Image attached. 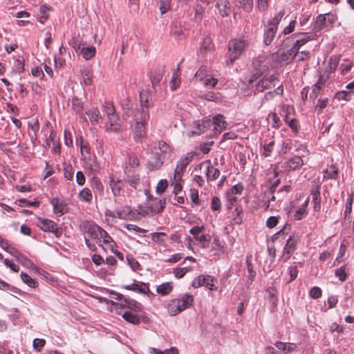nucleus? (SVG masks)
I'll use <instances>...</instances> for the list:
<instances>
[{
    "instance_id": "nucleus-1",
    "label": "nucleus",
    "mask_w": 354,
    "mask_h": 354,
    "mask_svg": "<svg viewBox=\"0 0 354 354\" xmlns=\"http://www.w3.org/2000/svg\"><path fill=\"white\" fill-rule=\"evenodd\" d=\"M115 295L114 299L120 301V306L127 309L122 314L124 319L131 324H138L140 321L138 314L142 312L141 304L135 300L124 298L120 294L115 293Z\"/></svg>"
},
{
    "instance_id": "nucleus-2",
    "label": "nucleus",
    "mask_w": 354,
    "mask_h": 354,
    "mask_svg": "<svg viewBox=\"0 0 354 354\" xmlns=\"http://www.w3.org/2000/svg\"><path fill=\"white\" fill-rule=\"evenodd\" d=\"M104 113L107 117L106 131H118L122 128V119L115 113L113 104L109 102H105L104 104Z\"/></svg>"
},
{
    "instance_id": "nucleus-3",
    "label": "nucleus",
    "mask_w": 354,
    "mask_h": 354,
    "mask_svg": "<svg viewBox=\"0 0 354 354\" xmlns=\"http://www.w3.org/2000/svg\"><path fill=\"white\" fill-rule=\"evenodd\" d=\"M193 302V295L188 293L184 294L181 298L171 299L167 303V312L171 316L176 315L192 306Z\"/></svg>"
},
{
    "instance_id": "nucleus-4",
    "label": "nucleus",
    "mask_w": 354,
    "mask_h": 354,
    "mask_svg": "<svg viewBox=\"0 0 354 354\" xmlns=\"http://www.w3.org/2000/svg\"><path fill=\"white\" fill-rule=\"evenodd\" d=\"M248 44V41L244 37L235 38L229 41L227 57L230 63H233L241 56Z\"/></svg>"
},
{
    "instance_id": "nucleus-5",
    "label": "nucleus",
    "mask_w": 354,
    "mask_h": 354,
    "mask_svg": "<svg viewBox=\"0 0 354 354\" xmlns=\"http://www.w3.org/2000/svg\"><path fill=\"white\" fill-rule=\"evenodd\" d=\"M134 118L136 124L133 127V133L136 141H141L145 136V123L149 118V114L147 109L145 108L142 112H137Z\"/></svg>"
},
{
    "instance_id": "nucleus-6",
    "label": "nucleus",
    "mask_w": 354,
    "mask_h": 354,
    "mask_svg": "<svg viewBox=\"0 0 354 354\" xmlns=\"http://www.w3.org/2000/svg\"><path fill=\"white\" fill-rule=\"evenodd\" d=\"M158 148L161 154L158 155L154 160L148 162V167L150 170L159 169L164 162V155L170 152V147L164 141L158 142Z\"/></svg>"
},
{
    "instance_id": "nucleus-7",
    "label": "nucleus",
    "mask_w": 354,
    "mask_h": 354,
    "mask_svg": "<svg viewBox=\"0 0 354 354\" xmlns=\"http://www.w3.org/2000/svg\"><path fill=\"white\" fill-rule=\"evenodd\" d=\"M216 282V279H214V277L209 275L201 274L194 279L192 286L194 288L205 286V288L210 290H217Z\"/></svg>"
},
{
    "instance_id": "nucleus-8",
    "label": "nucleus",
    "mask_w": 354,
    "mask_h": 354,
    "mask_svg": "<svg viewBox=\"0 0 354 354\" xmlns=\"http://www.w3.org/2000/svg\"><path fill=\"white\" fill-rule=\"evenodd\" d=\"M81 227L84 228V232L90 239L95 240L97 243H101L102 232L104 231L102 228L93 223L89 222L84 223Z\"/></svg>"
},
{
    "instance_id": "nucleus-9",
    "label": "nucleus",
    "mask_w": 354,
    "mask_h": 354,
    "mask_svg": "<svg viewBox=\"0 0 354 354\" xmlns=\"http://www.w3.org/2000/svg\"><path fill=\"white\" fill-rule=\"evenodd\" d=\"M297 47H292L287 51L278 52L272 55V59L280 64L290 63L297 55Z\"/></svg>"
},
{
    "instance_id": "nucleus-10",
    "label": "nucleus",
    "mask_w": 354,
    "mask_h": 354,
    "mask_svg": "<svg viewBox=\"0 0 354 354\" xmlns=\"http://www.w3.org/2000/svg\"><path fill=\"white\" fill-rule=\"evenodd\" d=\"M106 218L108 221L118 218L120 219L128 220L132 217L131 211L129 207H122L116 209L115 211L107 210L105 212Z\"/></svg>"
},
{
    "instance_id": "nucleus-11",
    "label": "nucleus",
    "mask_w": 354,
    "mask_h": 354,
    "mask_svg": "<svg viewBox=\"0 0 354 354\" xmlns=\"http://www.w3.org/2000/svg\"><path fill=\"white\" fill-rule=\"evenodd\" d=\"M299 242V237L292 236H290L286 241V243L283 249V254L281 259L283 261H288L290 256L294 253L296 250V245Z\"/></svg>"
},
{
    "instance_id": "nucleus-12",
    "label": "nucleus",
    "mask_w": 354,
    "mask_h": 354,
    "mask_svg": "<svg viewBox=\"0 0 354 354\" xmlns=\"http://www.w3.org/2000/svg\"><path fill=\"white\" fill-rule=\"evenodd\" d=\"M109 187L113 195L115 197L120 196L124 192V183L113 174L109 177Z\"/></svg>"
},
{
    "instance_id": "nucleus-13",
    "label": "nucleus",
    "mask_w": 354,
    "mask_h": 354,
    "mask_svg": "<svg viewBox=\"0 0 354 354\" xmlns=\"http://www.w3.org/2000/svg\"><path fill=\"white\" fill-rule=\"evenodd\" d=\"M122 288L125 290L142 295H145L149 292V288L147 283L137 280H133V283L131 284L124 285Z\"/></svg>"
},
{
    "instance_id": "nucleus-14",
    "label": "nucleus",
    "mask_w": 354,
    "mask_h": 354,
    "mask_svg": "<svg viewBox=\"0 0 354 354\" xmlns=\"http://www.w3.org/2000/svg\"><path fill=\"white\" fill-rule=\"evenodd\" d=\"M277 77L274 75H270L269 77L261 79L256 85V89L259 92H263L266 89H270L276 86Z\"/></svg>"
},
{
    "instance_id": "nucleus-15",
    "label": "nucleus",
    "mask_w": 354,
    "mask_h": 354,
    "mask_svg": "<svg viewBox=\"0 0 354 354\" xmlns=\"http://www.w3.org/2000/svg\"><path fill=\"white\" fill-rule=\"evenodd\" d=\"M304 165L303 159L299 156H295L283 162V167L288 171L296 170Z\"/></svg>"
},
{
    "instance_id": "nucleus-16",
    "label": "nucleus",
    "mask_w": 354,
    "mask_h": 354,
    "mask_svg": "<svg viewBox=\"0 0 354 354\" xmlns=\"http://www.w3.org/2000/svg\"><path fill=\"white\" fill-rule=\"evenodd\" d=\"M84 165L85 167L93 174L99 172L100 169V164L95 155L86 156V158H84Z\"/></svg>"
},
{
    "instance_id": "nucleus-17",
    "label": "nucleus",
    "mask_w": 354,
    "mask_h": 354,
    "mask_svg": "<svg viewBox=\"0 0 354 354\" xmlns=\"http://www.w3.org/2000/svg\"><path fill=\"white\" fill-rule=\"evenodd\" d=\"M37 226L39 227L43 231L46 232L57 233V225L55 223V222H53L51 220L46 218H39L37 223Z\"/></svg>"
},
{
    "instance_id": "nucleus-18",
    "label": "nucleus",
    "mask_w": 354,
    "mask_h": 354,
    "mask_svg": "<svg viewBox=\"0 0 354 354\" xmlns=\"http://www.w3.org/2000/svg\"><path fill=\"white\" fill-rule=\"evenodd\" d=\"M211 125L214 126V131L216 133H220L226 129L227 124L223 115H216L211 120Z\"/></svg>"
},
{
    "instance_id": "nucleus-19",
    "label": "nucleus",
    "mask_w": 354,
    "mask_h": 354,
    "mask_svg": "<svg viewBox=\"0 0 354 354\" xmlns=\"http://www.w3.org/2000/svg\"><path fill=\"white\" fill-rule=\"evenodd\" d=\"M78 49L83 58L86 60L91 59L96 52L95 47L86 44H79Z\"/></svg>"
},
{
    "instance_id": "nucleus-20",
    "label": "nucleus",
    "mask_w": 354,
    "mask_h": 354,
    "mask_svg": "<svg viewBox=\"0 0 354 354\" xmlns=\"http://www.w3.org/2000/svg\"><path fill=\"white\" fill-rule=\"evenodd\" d=\"M211 126V120H205L202 121H197L194 123L193 130L191 131V135H200Z\"/></svg>"
},
{
    "instance_id": "nucleus-21",
    "label": "nucleus",
    "mask_w": 354,
    "mask_h": 354,
    "mask_svg": "<svg viewBox=\"0 0 354 354\" xmlns=\"http://www.w3.org/2000/svg\"><path fill=\"white\" fill-rule=\"evenodd\" d=\"M101 242H102L103 244L104 245V248L110 250L112 252H115L118 255V257L122 258V254L120 252H115V243L112 239V238L109 235V234L105 230L104 231V232H102Z\"/></svg>"
},
{
    "instance_id": "nucleus-22",
    "label": "nucleus",
    "mask_w": 354,
    "mask_h": 354,
    "mask_svg": "<svg viewBox=\"0 0 354 354\" xmlns=\"http://www.w3.org/2000/svg\"><path fill=\"white\" fill-rule=\"evenodd\" d=\"M264 209L270 210L271 212H278L279 210V205L277 202V196L274 195V192L271 194L269 191V194L264 203Z\"/></svg>"
},
{
    "instance_id": "nucleus-23",
    "label": "nucleus",
    "mask_w": 354,
    "mask_h": 354,
    "mask_svg": "<svg viewBox=\"0 0 354 354\" xmlns=\"http://www.w3.org/2000/svg\"><path fill=\"white\" fill-rule=\"evenodd\" d=\"M292 37L293 38H296V41L292 47H297V52L302 46H304L305 44H306L308 41L312 39L311 37L309 35L308 33L304 32L294 34L292 35Z\"/></svg>"
},
{
    "instance_id": "nucleus-24",
    "label": "nucleus",
    "mask_w": 354,
    "mask_h": 354,
    "mask_svg": "<svg viewBox=\"0 0 354 354\" xmlns=\"http://www.w3.org/2000/svg\"><path fill=\"white\" fill-rule=\"evenodd\" d=\"M326 82V78L324 76H319L317 82L313 86L312 93L310 95V97L317 98L318 95L322 91L324 87L325 83Z\"/></svg>"
},
{
    "instance_id": "nucleus-25",
    "label": "nucleus",
    "mask_w": 354,
    "mask_h": 354,
    "mask_svg": "<svg viewBox=\"0 0 354 354\" xmlns=\"http://www.w3.org/2000/svg\"><path fill=\"white\" fill-rule=\"evenodd\" d=\"M205 174L207 180H214L218 178L220 171L218 169L215 168L210 162H208L205 165Z\"/></svg>"
},
{
    "instance_id": "nucleus-26",
    "label": "nucleus",
    "mask_w": 354,
    "mask_h": 354,
    "mask_svg": "<svg viewBox=\"0 0 354 354\" xmlns=\"http://www.w3.org/2000/svg\"><path fill=\"white\" fill-rule=\"evenodd\" d=\"M308 203L309 198H307L303 203V204L295 210V212L294 213L293 215L294 218L295 220H301L302 218L306 217V216L307 215V207L308 205Z\"/></svg>"
},
{
    "instance_id": "nucleus-27",
    "label": "nucleus",
    "mask_w": 354,
    "mask_h": 354,
    "mask_svg": "<svg viewBox=\"0 0 354 354\" xmlns=\"http://www.w3.org/2000/svg\"><path fill=\"white\" fill-rule=\"evenodd\" d=\"M86 113L89 118L90 121L93 124H98L102 120V116L100 113V111L97 108L93 107L89 110L86 111Z\"/></svg>"
},
{
    "instance_id": "nucleus-28",
    "label": "nucleus",
    "mask_w": 354,
    "mask_h": 354,
    "mask_svg": "<svg viewBox=\"0 0 354 354\" xmlns=\"http://www.w3.org/2000/svg\"><path fill=\"white\" fill-rule=\"evenodd\" d=\"M205 230V227L202 226H194L189 230V233L192 234L195 240L198 242L204 240L207 236L203 234Z\"/></svg>"
},
{
    "instance_id": "nucleus-29",
    "label": "nucleus",
    "mask_w": 354,
    "mask_h": 354,
    "mask_svg": "<svg viewBox=\"0 0 354 354\" xmlns=\"http://www.w3.org/2000/svg\"><path fill=\"white\" fill-rule=\"evenodd\" d=\"M216 7L222 17L228 16L230 13V3L227 0H218Z\"/></svg>"
},
{
    "instance_id": "nucleus-30",
    "label": "nucleus",
    "mask_w": 354,
    "mask_h": 354,
    "mask_svg": "<svg viewBox=\"0 0 354 354\" xmlns=\"http://www.w3.org/2000/svg\"><path fill=\"white\" fill-rule=\"evenodd\" d=\"M139 165L138 159L133 156H130L126 159L125 172L132 171Z\"/></svg>"
},
{
    "instance_id": "nucleus-31",
    "label": "nucleus",
    "mask_w": 354,
    "mask_h": 354,
    "mask_svg": "<svg viewBox=\"0 0 354 354\" xmlns=\"http://www.w3.org/2000/svg\"><path fill=\"white\" fill-rule=\"evenodd\" d=\"M50 204L53 207V212L55 214L58 215H62L64 214V204L63 202L61 201L57 198H53L50 201Z\"/></svg>"
},
{
    "instance_id": "nucleus-32",
    "label": "nucleus",
    "mask_w": 354,
    "mask_h": 354,
    "mask_svg": "<svg viewBox=\"0 0 354 354\" xmlns=\"http://www.w3.org/2000/svg\"><path fill=\"white\" fill-rule=\"evenodd\" d=\"M180 73L179 68L175 69L173 72L171 80L170 81V88L172 91L176 90L180 86Z\"/></svg>"
},
{
    "instance_id": "nucleus-33",
    "label": "nucleus",
    "mask_w": 354,
    "mask_h": 354,
    "mask_svg": "<svg viewBox=\"0 0 354 354\" xmlns=\"http://www.w3.org/2000/svg\"><path fill=\"white\" fill-rule=\"evenodd\" d=\"M46 145L48 147H51V150L54 153H59V143L57 142L56 140V136L54 133H51L48 137V138L46 140Z\"/></svg>"
},
{
    "instance_id": "nucleus-34",
    "label": "nucleus",
    "mask_w": 354,
    "mask_h": 354,
    "mask_svg": "<svg viewBox=\"0 0 354 354\" xmlns=\"http://www.w3.org/2000/svg\"><path fill=\"white\" fill-rule=\"evenodd\" d=\"M276 32L277 29L268 26L264 32V43L266 45H269L272 42Z\"/></svg>"
},
{
    "instance_id": "nucleus-35",
    "label": "nucleus",
    "mask_w": 354,
    "mask_h": 354,
    "mask_svg": "<svg viewBox=\"0 0 354 354\" xmlns=\"http://www.w3.org/2000/svg\"><path fill=\"white\" fill-rule=\"evenodd\" d=\"M79 199L85 203H91L93 195L90 189L85 187L82 189L78 194Z\"/></svg>"
},
{
    "instance_id": "nucleus-36",
    "label": "nucleus",
    "mask_w": 354,
    "mask_h": 354,
    "mask_svg": "<svg viewBox=\"0 0 354 354\" xmlns=\"http://www.w3.org/2000/svg\"><path fill=\"white\" fill-rule=\"evenodd\" d=\"M213 48L212 41L210 38L206 37L203 39L198 54L204 55L206 52L211 51Z\"/></svg>"
},
{
    "instance_id": "nucleus-37",
    "label": "nucleus",
    "mask_w": 354,
    "mask_h": 354,
    "mask_svg": "<svg viewBox=\"0 0 354 354\" xmlns=\"http://www.w3.org/2000/svg\"><path fill=\"white\" fill-rule=\"evenodd\" d=\"M338 174V170L335 166H328L324 171V179H335Z\"/></svg>"
},
{
    "instance_id": "nucleus-38",
    "label": "nucleus",
    "mask_w": 354,
    "mask_h": 354,
    "mask_svg": "<svg viewBox=\"0 0 354 354\" xmlns=\"http://www.w3.org/2000/svg\"><path fill=\"white\" fill-rule=\"evenodd\" d=\"M311 195L313 196V209L315 211H319L321 208V198L320 193L317 189H313L311 191Z\"/></svg>"
},
{
    "instance_id": "nucleus-39",
    "label": "nucleus",
    "mask_w": 354,
    "mask_h": 354,
    "mask_svg": "<svg viewBox=\"0 0 354 354\" xmlns=\"http://www.w3.org/2000/svg\"><path fill=\"white\" fill-rule=\"evenodd\" d=\"M172 290L171 283L167 282L159 285L156 288V292L161 295H167Z\"/></svg>"
},
{
    "instance_id": "nucleus-40",
    "label": "nucleus",
    "mask_w": 354,
    "mask_h": 354,
    "mask_svg": "<svg viewBox=\"0 0 354 354\" xmlns=\"http://www.w3.org/2000/svg\"><path fill=\"white\" fill-rule=\"evenodd\" d=\"M81 74L84 83L86 86H90L92 83V72L90 68H84L81 70Z\"/></svg>"
},
{
    "instance_id": "nucleus-41",
    "label": "nucleus",
    "mask_w": 354,
    "mask_h": 354,
    "mask_svg": "<svg viewBox=\"0 0 354 354\" xmlns=\"http://www.w3.org/2000/svg\"><path fill=\"white\" fill-rule=\"evenodd\" d=\"M166 236L167 234L165 232H153L151 234V240L162 246H166L165 240L163 239Z\"/></svg>"
},
{
    "instance_id": "nucleus-42",
    "label": "nucleus",
    "mask_w": 354,
    "mask_h": 354,
    "mask_svg": "<svg viewBox=\"0 0 354 354\" xmlns=\"http://www.w3.org/2000/svg\"><path fill=\"white\" fill-rule=\"evenodd\" d=\"M140 109L138 110L137 112H142L145 108L147 109L148 111L149 107V95L147 91H142L140 93Z\"/></svg>"
},
{
    "instance_id": "nucleus-43",
    "label": "nucleus",
    "mask_w": 354,
    "mask_h": 354,
    "mask_svg": "<svg viewBox=\"0 0 354 354\" xmlns=\"http://www.w3.org/2000/svg\"><path fill=\"white\" fill-rule=\"evenodd\" d=\"M354 91H340L335 94V97L338 100L350 101Z\"/></svg>"
},
{
    "instance_id": "nucleus-44",
    "label": "nucleus",
    "mask_w": 354,
    "mask_h": 354,
    "mask_svg": "<svg viewBox=\"0 0 354 354\" xmlns=\"http://www.w3.org/2000/svg\"><path fill=\"white\" fill-rule=\"evenodd\" d=\"M50 10V8L47 6H42L39 9L40 15L38 17V20L40 23L44 24L48 18V12Z\"/></svg>"
},
{
    "instance_id": "nucleus-45",
    "label": "nucleus",
    "mask_w": 354,
    "mask_h": 354,
    "mask_svg": "<svg viewBox=\"0 0 354 354\" xmlns=\"http://www.w3.org/2000/svg\"><path fill=\"white\" fill-rule=\"evenodd\" d=\"M284 15V11H279L269 22L268 26L277 30V27Z\"/></svg>"
},
{
    "instance_id": "nucleus-46",
    "label": "nucleus",
    "mask_w": 354,
    "mask_h": 354,
    "mask_svg": "<svg viewBox=\"0 0 354 354\" xmlns=\"http://www.w3.org/2000/svg\"><path fill=\"white\" fill-rule=\"evenodd\" d=\"M21 280L26 283L28 286L31 288H36L37 286V281L32 279L30 276H29L28 274L21 272Z\"/></svg>"
},
{
    "instance_id": "nucleus-47",
    "label": "nucleus",
    "mask_w": 354,
    "mask_h": 354,
    "mask_svg": "<svg viewBox=\"0 0 354 354\" xmlns=\"http://www.w3.org/2000/svg\"><path fill=\"white\" fill-rule=\"evenodd\" d=\"M165 207V200H159L156 202V204L151 205V213H158L163 210Z\"/></svg>"
},
{
    "instance_id": "nucleus-48",
    "label": "nucleus",
    "mask_w": 354,
    "mask_h": 354,
    "mask_svg": "<svg viewBox=\"0 0 354 354\" xmlns=\"http://www.w3.org/2000/svg\"><path fill=\"white\" fill-rule=\"evenodd\" d=\"M91 186L95 192H98L100 196L104 195V187L100 180L93 178Z\"/></svg>"
},
{
    "instance_id": "nucleus-49",
    "label": "nucleus",
    "mask_w": 354,
    "mask_h": 354,
    "mask_svg": "<svg viewBox=\"0 0 354 354\" xmlns=\"http://www.w3.org/2000/svg\"><path fill=\"white\" fill-rule=\"evenodd\" d=\"M150 354H178V351L175 347H171L169 349L164 351H160L153 348L150 349Z\"/></svg>"
},
{
    "instance_id": "nucleus-50",
    "label": "nucleus",
    "mask_w": 354,
    "mask_h": 354,
    "mask_svg": "<svg viewBox=\"0 0 354 354\" xmlns=\"http://www.w3.org/2000/svg\"><path fill=\"white\" fill-rule=\"evenodd\" d=\"M348 244L349 243L348 242L346 243H345L344 241L342 243L337 257L335 259V262L340 263L343 260V257L345 255Z\"/></svg>"
},
{
    "instance_id": "nucleus-51",
    "label": "nucleus",
    "mask_w": 354,
    "mask_h": 354,
    "mask_svg": "<svg viewBox=\"0 0 354 354\" xmlns=\"http://www.w3.org/2000/svg\"><path fill=\"white\" fill-rule=\"evenodd\" d=\"M171 0H158L157 3L159 5V10L161 14L166 13L170 8Z\"/></svg>"
},
{
    "instance_id": "nucleus-52",
    "label": "nucleus",
    "mask_w": 354,
    "mask_h": 354,
    "mask_svg": "<svg viewBox=\"0 0 354 354\" xmlns=\"http://www.w3.org/2000/svg\"><path fill=\"white\" fill-rule=\"evenodd\" d=\"M191 270L192 268L187 267L177 268L174 270L173 273L176 278L181 279L186 274V273Z\"/></svg>"
},
{
    "instance_id": "nucleus-53",
    "label": "nucleus",
    "mask_w": 354,
    "mask_h": 354,
    "mask_svg": "<svg viewBox=\"0 0 354 354\" xmlns=\"http://www.w3.org/2000/svg\"><path fill=\"white\" fill-rule=\"evenodd\" d=\"M80 151L84 158H86V156L91 155L90 147L88 142L84 141L82 139L80 140Z\"/></svg>"
},
{
    "instance_id": "nucleus-54",
    "label": "nucleus",
    "mask_w": 354,
    "mask_h": 354,
    "mask_svg": "<svg viewBox=\"0 0 354 354\" xmlns=\"http://www.w3.org/2000/svg\"><path fill=\"white\" fill-rule=\"evenodd\" d=\"M191 158L188 156L181 158L176 164V169L179 170L185 171L187 165L190 162Z\"/></svg>"
},
{
    "instance_id": "nucleus-55",
    "label": "nucleus",
    "mask_w": 354,
    "mask_h": 354,
    "mask_svg": "<svg viewBox=\"0 0 354 354\" xmlns=\"http://www.w3.org/2000/svg\"><path fill=\"white\" fill-rule=\"evenodd\" d=\"M72 107L76 113H80L83 109V103L80 100L73 97L72 100Z\"/></svg>"
},
{
    "instance_id": "nucleus-56",
    "label": "nucleus",
    "mask_w": 354,
    "mask_h": 354,
    "mask_svg": "<svg viewBox=\"0 0 354 354\" xmlns=\"http://www.w3.org/2000/svg\"><path fill=\"white\" fill-rule=\"evenodd\" d=\"M335 276L339 278L341 281H344L346 279L347 274L346 272V266H343L335 270Z\"/></svg>"
},
{
    "instance_id": "nucleus-57",
    "label": "nucleus",
    "mask_w": 354,
    "mask_h": 354,
    "mask_svg": "<svg viewBox=\"0 0 354 354\" xmlns=\"http://www.w3.org/2000/svg\"><path fill=\"white\" fill-rule=\"evenodd\" d=\"M19 205L21 207H32V206H38L39 203L38 201L35 199L33 201H28L25 198H21L18 201Z\"/></svg>"
},
{
    "instance_id": "nucleus-58",
    "label": "nucleus",
    "mask_w": 354,
    "mask_h": 354,
    "mask_svg": "<svg viewBox=\"0 0 354 354\" xmlns=\"http://www.w3.org/2000/svg\"><path fill=\"white\" fill-rule=\"evenodd\" d=\"M296 24L297 21L295 20H291L289 24L283 29L281 34L286 35L292 33L295 29Z\"/></svg>"
},
{
    "instance_id": "nucleus-59",
    "label": "nucleus",
    "mask_w": 354,
    "mask_h": 354,
    "mask_svg": "<svg viewBox=\"0 0 354 354\" xmlns=\"http://www.w3.org/2000/svg\"><path fill=\"white\" fill-rule=\"evenodd\" d=\"M127 180L129 185L135 189H136L140 184V177L138 175L130 176Z\"/></svg>"
},
{
    "instance_id": "nucleus-60",
    "label": "nucleus",
    "mask_w": 354,
    "mask_h": 354,
    "mask_svg": "<svg viewBox=\"0 0 354 354\" xmlns=\"http://www.w3.org/2000/svg\"><path fill=\"white\" fill-rule=\"evenodd\" d=\"M203 81L204 84L208 88L214 87L218 82L217 79L211 77L209 75L205 76Z\"/></svg>"
},
{
    "instance_id": "nucleus-61",
    "label": "nucleus",
    "mask_w": 354,
    "mask_h": 354,
    "mask_svg": "<svg viewBox=\"0 0 354 354\" xmlns=\"http://www.w3.org/2000/svg\"><path fill=\"white\" fill-rule=\"evenodd\" d=\"M46 341L44 339L36 338L33 340L32 346L37 351H41L45 346Z\"/></svg>"
},
{
    "instance_id": "nucleus-62",
    "label": "nucleus",
    "mask_w": 354,
    "mask_h": 354,
    "mask_svg": "<svg viewBox=\"0 0 354 354\" xmlns=\"http://www.w3.org/2000/svg\"><path fill=\"white\" fill-rule=\"evenodd\" d=\"M167 185L168 184H167V180H165V179L160 180L156 186L157 194H161L162 193H163L165 191V189L167 187Z\"/></svg>"
},
{
    "instance_id": "nucleus-63",
    "label": "nucleus",
    "mask_w": 354,
    "mask_h": 354,
    "mask_svg": "<svg viewBox=\"0 0 354 354\" xmlns=\"http://www.w3.org/2000/svg\"><path fill=\"white\" fill-rule=\"evenodd\" d=\"M127 260L128 261L129 265L131 266V269L133 271H137L138 270L140 269V264L138 261L133 259L132 257L127 256Z\"/></svg>"
},
{
    "instance_id": "nucleus-64",
    "label": "nucleus",
    "mask_w": 354,
    "mask_h": 354,
    "mask_svg": "<svg viewBox=\"0 0 354 354\" xmlns=\"http://www.w3.org/2000/svg\"><path fill=\"white\" fill-rule=\"evenodd\" d=\"M310 296L315 299H319L322 296V290L317 286L313 287L310 290Z\"/></svg>"
}]
</instances>
